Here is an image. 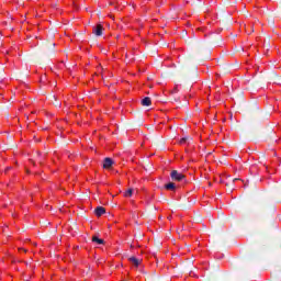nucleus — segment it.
Listing matches in <instances>:
<instances>
[{"instance_id":"423d86ee","label":"nucleus","mask_w":281,"mask_h":281,"mask_svg":"<svg viewBox=\"0 0 281 281\" xmlns=\"http://www.w3.org/2000/svg\"><path fill=\"white\" fill-rule=\"evenodd\" d=\"M102 214H106V209L104 206H98L95 209V216H102Z\"/></svg>"},{"instance_id":"f03ea898","label":"nucleus","mask_w":281,"mask_h":281,"mask_svg":"<svg viewBox=\"0 0 281 281\" xmlns=\"http://www.w3.org/2000/svg\"><path fill=\"white\" fill-rule=\"evenodd\" d=\"M128 262H131L136 269L142 265L143 260L136 257H130Z\"/></svg>"},{"instance_id":"f8f14e48","label":"nucleus","mask_w":281,"mask_h":281,"mask_svg":"<svg viewBox=\"0 0 281 281\" xmlns=\"http://www.w3.org/2000/svg\"><path fill=\"white\" fill-rule=\"evenodd\" d=\"M19 251H24V254H26V252H27V250H26V249H24V248H19Z\"/></svg>"},{"instance_id":"1a4fd4ad","label":"nucleus","mask_w":281,"mask_h":281,"mask_svg":"<svg viewBox=\"0 0 281 281\" xmlns=\"http://www.w3.org/2000/svg\"><path fill=\"white\" fill-rule=\"evenodd\" d=\"M245 32L246 34H254V27H251V24L245 25Z\"/></svg>"},{"instance_id":"39448f33","label":"nucleus","mask_w":281,"mask_h":281,"mask_svg":"<svg viewBox=\"0 0 281 281\" xmlns=\"http://www.w3.org/2000/svg\"><path fill=\"white\" fill-rule=\"evenodd\" d=\"M165 190H169L170 192H175L177 190V184L175 182H169L165 184Z\"/></svg>"},{"instance_id":"ddd939ff","label":"nucleus","mask_w":281,"mask_h":281,"mask_svg":"<svg viewBox=\"0 0 281 281\" xmlns=\"http://www.w3.org/2000/svg\"><path fill=\"white\" fill-rule=\"evenodd\" d=\"M180 144H186V138H181Z\"/></svg>"},{"instance_id":"9b49d317","label":"nucleus","mask_w":281,"mask_h":281,"mask_svg":"<svg viewBox=\"0 0 281 281\" xmlns=\"http://www.w3.org/2000/svg\"><path fill=\"white\" fill-rule=\"evenodd\" d=\"M179 92V88L175 87L172 90H171V93H178Z\"/></svg>"},{"instance_id":"4468645a","label":"nucleus","mask_w":281,"mask_h":281,"mask_svg":"<svg viewBox=\"0 0 281 281\" xmlns=\"http://www.w3.org/2000/svg\"><path fill=\"white\" fill-rule=\"evenodd\" d=\"M168 221H172V215H169V216H168Z\"/></svg>"},{"instance_id":"9d476101","label":"nucleus","mask_w":281,"mask_h":281,"mask_svg":"<svg viewBox=\"0 0 281 281\" xmlns=\"http://www.w3.org/2000/svg\"><path fill=\"white\" fill-rule=\"evenodd\" d=\"M124 196H126L127 199L133 196V189H128L127 191H125Z\"/></svg>"},{"instance_id":"7ed1b4c3","label":"nucleus","mask_w":281,"mask_h":281,"mask_svg":"<svg viewBox=\"0 0 281 281\" xmlns=\"http://www.w3.org/2000/svg\"><path fill=\"white\" fill-rule=\"evenodd\" d=\"M103 30L104 27L102 26V24H98L93 27V34H95V36H102Z\"/></svg>"},{"instance_id":"6e6552de","label":"nucleus","mask_w":281,"mask_h":281,"mask_svg":"<svg viewBox=\"0 0 281 281\" xmlns=\"http://www.w3.org/2000/svg\"><path fill=\"white\" fill-rule=\"evenodd\" d=\"M92 243H97V245H104V239H100L98 236H93Z\"/></svg>"},{"instance_id":"f257e3e1","label":"nucleus","mask_w":281,"mask_h":281,"mask_svg":"<svg viewBox=\"0 0 281 281\" xmlns=\"http://www.w3.org/2000/svg\"><path fill=\"white\" fill-rule=\"evenodd\" d=\"M170 177H171L172 181H183V179H186V175H183L182 172H179L177 170H172L170 172Z\"/></svg>"},{"instance_id":"0eeeda50","label":"nucleus","mask_w":281,"mask_h":281,"mask_svg":"<svg viewBox=\"0 0 281 281\" xmlns=\"http://www.w3.org/2000/svg\"><path fill=\"white\" fill-rule=\"evenodd\" d=\"M150 104H153V101L150 100L149 97H146L142 100V105L143 106H150Z\"/></svg>"},{"instance_id":"20e7f679","label":"nucleus","mask_w":281,"mask_h":281,"mask_svg":"<svg viewBox=\"0 0 281 281\" xmlns=\"http://www.w3.org/2000/svg\"><path fill=\"white\" fill-rule=\"evenodd\" d=\"M111 166H113V159H111V158H105V159L103 160V168H104L105 170H109V169L111 168Z\"/></svg>"}]
</instances>
